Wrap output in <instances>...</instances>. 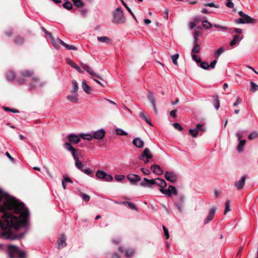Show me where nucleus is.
I'll use <instances>...</instances> for the list:
<instances>
[{
	"mask_svg": "<svg viewBox=\"0 0 258 258\" xmlns=\"http://www.w3.org/2000/svg\"><path fill=\"white\" fill-rule=\"evenodd\" d=\"M17 239L22 238L27 233L30 225V213L24 203L17 199Z\"/></svg>",
	"mask_w": 258,
	"mask_h": 258,
	"instance_id": "obj_1",
	"label": "nucleus"
},
{
	"mask_svg": "<svg viewBox=\"0 0 258 258\" xmlns=\"http://www.w3.org/2000/svg\"><path fill=\"white\" fill-rule=\"evenodd\" d=\"M2 201L3 205L0 206V213H4L5 218H8V214L16 215V199L0 189V202Z\"/></svg>",
	"mask_w": 258,
	"mask_h": 258,
	"instance_id": "obj_2",
	"label": "nucleus"
},
{
	"mask_svg": "<svg viewBox=\"0 0 258 258\" xmlns=\"http://www.w3.org/2000/svg\"><path fill=\"white\" fill-rule=\"evenodd\" d=\"M34 75V72L32 70H27L22 71L20 73V78L17 80V82L20 84H23L26 82L25 78L31 77L32 82L30 86L32 89L42 88L45 84V82L40 81L37 76Z\"/></svg>",
	"mask_w": 258,
	"mask_h": 258,
	"instance_id": "obj_3",
	"label": "nucleus"
},
{
	"mask_svg": "<svg viewBox=\"0 0 258 258\" xmlns=\"http://www.w3.org/2000/svg\"><path fill=\"white\" fill-rule=\"evenodd\" d=\"M239 15L240 16L238 19L235 20V22L237 24H245V23H255L256 20L251 18L248 15L244 14L242 11L238 12Z\"/></svg>",
	"mask_w": 258,
	"mask_h": 258,
	"instance_id": "obj_4",
	"label": "nucleus"
},
{
	"mask_svg": "<svg viewBox=\"0 0 258 258\" xmlns=\"http://www.w3.org/2000/svg\"><path fill=\"white\" fill-rule=\"evenodd\" d=\"M113 21L114 23L119 24H122L125 22V18L121 8H117L114 12Z\"/></svg>",
	"mask_w": 258,
	"mask_h": 258,
	"instance_id": "obj_5",
	"label": "nucleus"
},
{
	"mask_svg": "<svg viewBox=\"0 0 258 258\" xmlns=\"http://www.w3.org/2000/svg\"><path fill=\"white\" fill-rule=\"evenodd\" d=\"M153 157V155L148 148H145L143 153L140 155L139 158L144 161L145 163H147L149 159Z\"/></svg>",
	"mask_w": 258,
	"mask_h": 258,
	"instance_id": "obj_6",
	"label": "nucleus"
},
{
	"mask_svg": "<svg viewBox=\"0 0 258 258\" xmlns=\"http://www.w3.org/2000/svg\"><path fill=\"white\" fill-rule=\"evenodd\" d=\"M96 176L99 179H104L106 181H111L113 179V177L111 175L107 174L102 170H97Z\"/></svg>",
	"mask_w": 258,
	"mask_h": 258,
	"instance_id": "obj_7",
	"label": "nucleus"
},
{
	"mask_svg": "<svg viewBox=\"0 0 258 258\" xmlns=\"http://www.w3.org/2000/svg\"><path fill=\"white\" fill-rule=\"evenodd\" d=\"M64 148L67 149L68 151L71 152L72 156L74 158V159L75 161L79 160V157L78 154L76 152V150L74 148L70 143H66L63 145Z\"/></svg>",
	"mask_w": 258,
	"mask_h": 258,
	"instance_id": "obj_8",
	"label": "nucleus"
},
{
	"mask_svg": "<svg viewBox=\"0 0 258 258\" xmlns=\"http://www.w3.org/2000/svg\"><path fill=\"white\" fill-rule=\"evenodd\" d=\"M164 177L166 180L172 183L176 182L177 179L176 174L172 171H166L165 173Z\"/></svg>",
	"mask_w": 258,
	"mask_h": 258,
	"instance_id": "obj_9",
	"label": "nucleus"
},
{
	"mask_svg": "<svg viewBox=\"0 0 258 258\" xmlns=\"http://www.w3.org/2000/svg\"><path fill=\"white\" fill-rule=\"evenodd\" d=\"M118 250L121 252H124L125 256L127 258H130L132 257L135 253V250L132 248L123 249L122 246H120L119 247Z\"/></svg>",
	"mask_w": 258,
	"mask_h": 258,
	"instance_id": "obj_10",
	"label": "nucleus"
},
{
	"mask_svg": "<svg viewBox=\"0 0 258 258\" xmlns=\"http://www.w3.org/2000/svg\"><path fill=\"white\" fill-rule=\"evenodd\" d=\"M57 243L58 249L62 248L67 245L66 237L63 234L60 235L57 240Z\"/></svg>",
	"mask_w": 258,
	"mask_h": 258,
	"instance_id": "obj_11",
	"label": "nucleus"
},
{
	"mask_svg": "<svg viewBox=\"0 0 258 258\" xmlns=\"http://www.w3.org/2000/svg\"><path fill=\"white\" fill-rule=\"evenodd\" d=\"M144 181L140 183L141 186L143 187H151L152 185L155 184L154 179H149L146 177L143 178Z\"/></svg>",
	"mask_w": 258,
	"mask_h": 258,
	"instance_id": "obj_12",
	"label": "nucleus"
},
{
	"mask_svg": "<svg viewBox=\"0 0 258 258\" xmlns=\"http://www.w3.org/2000/svg\"><path fill=\"white\" fill-rule=\"evenodd\" d=\"M105 133L104 129H100L94 133L93 138L98 140L102 139L105 136Z\"/></svg>",
	"mask_w": 258,
	"mask_h": 258,
	"instance_id": "obj_13",
	"label": "nucleus"
},
{
	"mask_svg": "<svg viewBox=\"0 0 258 258\" xmlns=\"http://www.w3.org/2000/svg\"><path fill=\"white\" fill-rule=\"evenodd\" d=\"M82 68L84 69L86 71H87L90 75L93 76L98 79H101V77L98 75L97 74L95 73L93 70L88 65L85 63H82L81 64Z\"/></svg>",
	"mask_w": 258,
	"mask_h": 258,
	"instance_id": "obj_14",
	"label": "nucleus"
},
{
	"mask_svg": "<svg viewBox=\"0 0 258 258\" xmlns=\"http://www.w3.org/2000/svg\"><path fill=\"white\" fill-rule=\"evenodd\" d=\"M80 137L76 135L70 134L67 136V138L70 142V144H77L80 141Z\"/></svg>",
	"mask_w": 258,
	"mask_h": 258,
	"instance_id": "obj_15",
	"label": "nucleus"
},
{
	"mask_svg": "<svg viewBox=\"0 0 258 258\" xmlns=\"http://www.w3.org/2000/svg\"><path fill=\"white\" fill-rule=\"evenodd\" d=\"M148 98L150 102L152 103V106L154 108V112L156 114L157 113V109L156 106V101L155 98L154 96L153 93L152 92L149 91Z\"/></svg>",
	"mask_w": 258,
	"mask_h": 258,
	"instance_id": "obj_16",
	"label": "nucleus"
},
{
	"mask_svg": "<svg viewBox=\"0 0 258 258\" xmlns=\"http://www.w3.org/2000/svg\"><path fill=\"white\" fill-rule=\"evenodd\" d=\"M8 254L10 258H16V246L10 245L8 246Z\"/></svg>",
	"mask_w": 258,
	"mask_h": 258,
	"instance_id": "obj_17",
	"label": "nucleus"
},
{
	"mask_svg": "<svg viewBox=\"0 0 258 258\" xmlns=\"http://www.w3.org/2000/svg\"><path fill=\"white\" fill-rule=\"evenodd\" d=\"M246 176V175H243V176L241 177V179L235 182V185L237 189L240 190L243 188V186L245 184Z\"/></svg>",
	"mask_w": 258,
	"mask_h": 258,
	"instance_id": "obj_18",
	"label": "nucleus"
},
{
	"mask_svg": "<svg viewBox=\"0 0 258 258\" xmlns=\"http://www.w3.org/2000/svg\"><path fill=\"white\" fill-rule=\"evenodd\" d=\"M151 169L153 172L158 175H161L163 173V170L158 165H153L151 166Z\"/></svg>",
	"mask_w": 258,
	"mask_h": 258,
	"instance_id": "obj_19",
	"label": "nucleus"
},
{
	"mask_svg": "<svg viewBox=\"0 0 258 258\" xmlns=\"http://www.w3.org/2000/svg\"><path fill=\"white\" fill-rule=\"evenodd\" d=\"M216 212V208H212L209 212V214L205 219V223H208L209 222H210L213 218L214 215L215 214Z\"/></svg>",
	"mask_w": 258,
	"mask_h": 258,
	"instance_id": "obj_20",
	"label": "nucleus"
},
{
	"mask_svg": "<svg viewBox=\"0 0 258 258\" xmlns=\"http://www.w3.org/2000/svg\"><path fill=\"white\" fill-rule=\"evenodd\" d=\"M127 179L132 183L137 182L141 180V177L137 174H130L127 176Z\"/></svg>",
	"mask_w": 258,
	"mask_h": 258,
	"instance_id": "obj_21",
	"label": "nucleus"
},
{
	"mask_svg": "<svg viewBox=\"0 0 258 258\" xmlns=\"http://www.w3.org/2000/svg\"><path fill=\"white\" fill-rule=\"evenodd\" d=\"M133 144L137 148H141L144 146V142L140 138H136L134 139Z\"/></svg>",
	"mask_w": 258,
	"mask_h": 258,
	"instance_id": "obj_22",
	"label": "nucleus"
},
{
	"mask_svg": "<svg viewBox=\"0 0 258 258\" xmlns=\"http://www.w3.org/2000/svg\"><path fill=\"white\" fill-rule=\"evenodd\" d=\"M154 181L155 182V184H157L162 188H164L166 186V182L164 179L157 178L154 179Z\"/></svg>",
	"mask_w": 258,
	"mask_h": 258,
	"instance_id": "obj_23",
	"label": "nucleus"
},
{
	"mask_svg": "<svg viewBox=\"0 0 258 258\" xmlns=\"http://www.w3.org/2000/svg\"><path fill=\"white\" fill-rule=\"evenodd\" d=\"M67 98L71 102L77 103L79 101L78 94H75V96L68 95Z\"/></svg>",
	"mask_w": 258,
	"mask_h": 258,
	"instance_id": "obj_24",
	"label": "nucleus"
},
{
	"mask_svg": "<svg viewBox=\"0 0 258 258\" xmlns=\"http://www.w3.org/2000/svg\"><path fill=\"white\" fill-rule=\"evenodd\" d=\"M72 84L73 86V89L71 91V92L74 94H78V84L77 81L75 80H73L72 81Z\"/></svg>",
	"mask_w": 258,
	"mask_h": 258,
	"instance_id": "obj_25",
	"label": "nucleus"
},
{
	"mask_svg": "<svg viewBox=\"0 0 258 258\" xmlns=\"http://www.w3.org/2000/svg\"><path fill=\"white\" fill-rule=\"evenodd\" d=\"M17 258H27L26 251L19 249L17 247Z\"/></svg>",
	"mask_w": 258,
	"mask_h": 258,
	"instance_id": "obj_26",
	"label": "nucleus"
},
{
	"mask_svg": "<svg viewBox=\"0 0 258 258\" xmlns=\"http://www.w3.org/2000/svg\"><path fill=\"white\" fill-rule=\"evenodd\" d=\"M168 189L169 195H170V197H171L172 195L175 196L177 195V190L175 186L173 185H169L168 187Z\"/></svg>",
	"mask_w": 258,
	"mask_h": 258,
	"instance_id": "obj_27",
	"label": "nucleus"
},
{
	"mask_svg": "<svg viewBox=\"0 0 258 258\" xmlns=\"http://www.w3.org/2000/svg\"><path fill=\"white\" fill-rule=\"evenodd\" d=\"M79 136L83 139L86 140L88 141H90L93 138V135L91 134L81 133L79 135Z\"/></svg>",
	"mask_w": 258,
	"mask_h": 258,
	"instance_id": "obj_28",
	"label": "nucleus"
},
{
	"mask_svg": "<svg viewBox=\"0 0 258 258\" xmlns=\"http://www.w3.org/2000/svg\"><path fill=\"white\" fill-rule=\"evenodd\" d=\"M68 63L70 64V66L75 69L76 70H77L79 73H82L83 72V71L80 69V68L74 61H73L71 60H69V61H68Z\"/></svg>",
	"mask_w": 258,
	"mask_h": 258,
	"instance_id": "obj_29",
	"label": "nucleus"
},
{
	"mask_svg": "<svg viewBox=\"0 0 258 258\" xmlns=\"http://www.w3.org/2000/svg\"><path fill=\"white\" fill-rule=\"evenodd\" d=\"M82 87L83 90L87 94L90 93V87L87 85L85 81H83L82 83Z\"/></svg>",
	"mask_w": 258,
	"mask_h": 258,
	"instance_id": "obj_30",
	"label": "nucleus"
},
{
	"mask_svg": "<svg viewBox=\"0 0 258 258\" xmlns=\"http://www.w3.org/2000/svg\"><path fill=\"white\" fill-rule=\"evenodd\" d=\"M213 103L215 108L218 110L220 107V101L217 95L213 96Z\"/></svg>",
	"mask_w": 258,
	"mask_h": 258,
	"instance_id": "obj_31",
	"label": "nucleus"
},
{
	"mask_svg": "<svg viewBox=\"0 0 258 258\" xmlns=\"http://www.w3.org/2000/svg\"><path fill=\"white\" fill-rule=\"evenodd\" d=\"M97 40L101 42L110 43L111 42L110 39L107 36H100L97 37Z\"/></svg>",
	"mask_w": 258,
	"mask_h": 258,
	"instance_id": "obj_32",
	"label": "nucleus"
},
{
	"mask_svg": "<svg viewBox=\"0 0 258 258\" xmlns=\"http://www.w3.org/2000/svg\"><path fill=\"white\" fill-rule=\"evenodd\" d=\"M7 78L9 81H13L15 78V73L14 71H10L7 73Z\"/></svg>",
	"mask_w": 258,
	"mask_h": 258,
	"instance_id": "obj_33",
	"label": "nucleus"
},
{
	"mask_svg": "<svg viewBox=\"0 0 258 258\" xmlns=\"http://www.w3.org/2000/svg\"><path fill=\"white\" fill-rule=\"evenodd\" d=\"M246 141L245 140H241L240 141L238 145L237 146V150L239 152H241L243 151L244 146L245 145Z\"/></svg>",
	"mask_w": 258,
	"mask_h": 258,
	"instance_id": "obj_34",
	"label": "nucleus"
},
{
	"mask_svg": "<svg viewBox=\"0 0 258 258\" xmlns=\"http://www.w3.org/2000/svg\"><path fill=\"white\" fill-rule=\"evenodd\" d=\"M225 49L224 47H221L216 50L214 52L215 57L218 58L225 51Z\"/></svg>",
	"mask_w": 258,
	"mask_h": 258,
	"instance_id": "obj_35",
	"label": "nucleus"
},
{
	"mask_svg": "<svg viewBox=\"0 0 258 258\" xmlns=\"http://www.w3.org/2000/svg\"><path fill=\"white\" fill-rule=\"evenodd\" d=\"M194 47L192 49V52L195 53H199L200 51V47L198 42H193Z\"/></svg>",
	"mask_w": 258,
	"mask_h": 258,
	"instance_id": "obj_36",
	"label": "nucleus"
},
{
	"mask_svg": "<svg viewBox=\"0 0 258 258\" xmlns=\"http://www.w3.org/2000/svg\"><path fill=\"white\" fill-rule=\"evenodd\" d=\"M140 116L142 118L144 119V120L148 123L150 125H152V123L149 119L147 116H146L143 112H141L140 113Z\"/></svg>",
	"mask_w": 258,
	"mask_h": 258,
	"instance_id": "obj_37",
	"label": "nucleus"
},
{
	"mask_svg": "<svg viewBox=\"0 0 258 258\" xmlns=\"http://www.w3.org/2000/svg\"><path fill=\"white\" fill-rule=\"evenodd\" d=\"M202 26L206 29H209L212 27V25L207 20L202 22Z\"/></svg>",
	"mask_w": 258,
	"mask_h": 258,
	"instance_id": "obj_38",
	"label": "nucleus"
},
{
	"mask_svg": "<svg viewBox=\"0 0 258 258\" xmlns=\"http://www.w3.org/2000/svg\"><path fill=\"white\" fill-rule=\"evenodd\" d=\"M200 34V32L199 30H195V32L194 33V42H198L199 40V36Z\"/></svg>",
	"mask_w": 258,
	"mask_h": 258,
	"instance_id": "obj_39",
	"label": "nucleus"
},
{
	"mask_svg": "<svg viewBox=\"0 0 258 258\" xmlns=\"http://www.w3.org/2000/svg\"><path fill=\"white\" fill-rule=\"evenodd\" d=\"M198 132V130L197 128H190L189 130V133H190V135L194 138H196L197 137Z\"/></svg>",
	"mask_w": 258,
	"mask_h": 258,
	"instance_id": "obj_40",
	"label": "nucleus"
},
{
	"mask_svg": "<svg viewBox=\"0 0 258 258\" xmlns=\"http://www.w3.org/2000/svg\"><path fill=\"white\" fill-rule=\"evenodd\" d=\"M179 58V54L176 53L171 56V59L172 60V62L176 66H178L177 59Z\"/></svg>",
	"mask_w": 258,
	"mask_h": 258,
	"instance_id": "obj_41",
	"label": "nucleus"
},
{
	"mask_svg": "<svg viewBox=\"0 0 258 258\" xmlns=\"http://www.w3.org/2000/svg\"><path fill=\"white\" fill-rule=\"evenodd\" d=\"M230 201L229 200H227L225 204V210L224 212V214L225 215H226L227 212L230 211Z\"/></svg>",
	"mask_w": 258,
	"mask_h": 258,
	"instance_id": "obj_42",
	"label": "nucleus"
},
{
	"mask_svg": "<svg viewBox=\"0 0 258 258\" xmlns=\"http://www.w3.org/2000/svg\"><path fill=\"white\" fill-rule=\"evenodd\" d=\"M121 203L122 204L124 205L125 206H128L131 209H132L133 210H137V209L135 205H134L132 203L128 202H123Z\"/></svg>",
	"mask_w": 258,
	"mask_h": 258,
	"instance_id": "obj_43",
	"label": "nucleus"
},
{
	"mask_svg": "<svg viewBox=\"0 0 258 258\" xmlns=\"http://www.w3.org/2000/svg\"><path fill=\"white\" fill-rule=\"evenodd\" d=\"M250 91L252 92H255L258 90V86L253 82L250 83Z\"/></svg>",
	"mask_w": 258,
	"mask_h": 258,
	"instance_id": "obj_44",
	"label": "nucleus"
},
{
	"mask_svg": "<svg viewBox=\"0 0 258 258\" xmlns=\"http://www.w3.org/2000/svg\"><path fill=\"white\" fill-rule=\"evenodd\" d=\"M63 7L65 9L70 10L72 9V4L70 2L67 1L63 4Z\"/></svg>",
	"mask_w": 258,
	"mask_h": 258,
	"instance_id": "obj_45",
	"label": "nucleus"
},
{
	"mask_svg": "<svg viewBox=\"0 0 258 258\" xmlns=\"http://www.w3.org/2000/svg\"><path fill=\"white\" fill-rule=\"evenodd\" d=\"M75 166L78 169L80 170L81 171H82L84 168L83 164L79 160L75 161Z\"/></svg>",
	"mask_w": 258,
	"mask_h": 258,
	"instance_id": "obj_46",
	"label": "nucleus"
},
{
	"mask_svg": "<svg viewBox=\"0 0 258 258\" xmlns=\"http://www.w3.org/2000/svg\"><path fill=\"white\" fill-rule=\"evenodd\" d=\"M74 5L78 8L82 7L84 6V4L81 0H72Z\"/></svg>",
	"mask_w": 258,
	"mask_h": 258,
	"instance_id": "obj_47",
	"label": "nucleus"
},
{
	"mask_svg": "<svg viewBox=\"0 0 258 258\" xmlns=\"http://www.w3.org/2000/svg\"><path fill=\"white\" fill-rule=\"evenodd\" d=\"M116 134L117 135L126 136L127 133L120 128H117L115 131Z\"/></svg>",
	"mask_w": 258,
	"mask_h": 258,
	"instance_id": "obj_48",
	"label": "nucleus"
},
{
	"mask_svg": "<svg viewBox=\"0 0 258 258\" xmlns=\"http://www.w3.org/2000/svg\"><path fill=\"white\" fill-rule=\"evenodd\" d=\"M81 171L84 172L87 175L91 176L93 175V171L89 168H83V169Z\"/></svg>",
	"mask_w": 258,
	"mask_h": 258,
	"instance_id": "obj_49",
	"label": "nucleus"
},
{
	"mask_svg": "<svg viewBox=\"0 0 258 258\" xmlns=\"http://www.w3.org/2000/svg\"><path fill=\"white\" fill-rule=\"evenodd\" d=\"M200 67L204 70H208L209 68V64L207 61H201L200 63Z\"/></svg>",
	"mask_w": 258,
	"mask_h": 258,
	"instance_id": "obj_50",
	"label": "nucleus"
},
{
	"mask_svg": "<svg viewBox=\"0 0 258 258\" xmlns=\"http://www.w3.org/2000/svg\"><path fill=\"white\" fill-rule=\"evenodd\" d=\"M81 196L84 201L88 202L90 200V197L88 195L84 193H81Z\"/></svg>",
	"mask_w": 258,
	"mask_h": 258,
	"instance_id": "obj_51",
	"label": "nucleus"
},
{
	"mask_svg": "<svg viewBox=\"0 0 258 258\" xmlns=\"http://www.w3.org/2000/svg\"><path fill=\"white\" fill-rule=\"evenodd\" d=\"M192 58L193 60H194L197 63H200L201 62V58L198 57L196 54H193L191 55Z\"/></svg>",
	"mask_w": 258,
	"mask_h": 258,
	"instance_id": "obj_52",
	"label": "nucleus"
},
{
	"mask_svg": "<svg viewBox=\"0 0 258 258\" xmlns=\"http://www.w3.org/2000/svg\"><path fill=\"white\" fill-rule=\"evenodd\" d=\"M173 126L175 128L178 130L179 131H182L183 130V127L178 123H174L173 124Z\"/></svg>",
	"mask_w": 258,
	"mask_h": 258,
	"instance_id": "obj_53",
	"label": "nucleus"
},
{
	"mask_svg": "<svg viewBox=\"0 0 258 258\" xmlns=\"http://www.w3.org/2000/svg\"><path fill=\"white\" fill-rule=\"evenodd\" d=\"M162 228H163V229L164 231V234L165 236L166 237V238L168 239L169 237V232H168V230L167 228H166V227L164 225H163Z\"/></svg>",
	"mask_w": 258,
	"mask_h": 258,
	"instance_id": "obj_54",
	"label": "nucleus"
},
{
	"mask_svg": "<svg viewBox=\"0 0 258 258\" xmlns=\"http://www.w3.org/2000/svg\"><path fill=\"white\" fill-rule=\"evenodd\" d=\"M64 47L68 50H77V48L76 46H75L74 45H69L68 44H66V46Z\"/></svg>",
	"mask_w": 258,
	"mask_h": 258,
	"instance_id": "obj_55",
	"label": "nucleus"
},
{
	"mask_svg": "<svg viewBox=\"0 0 258 258\" xmlns=\"http://www.w3.org/2000/svg\"><path fill=\"white\" fill-rule=\"evenodd\" d=\"M257 136L256 132H252L248 135V139L249 140H252Z\"/></svg>",
	"mask_w": 258,
	"mask_h": 258,
	"instance_id": "obj_56",
	"label": "nucleus"
},
{
	"mask_svg": "<svg viewBox=\"0 0 258 258\" xmlns=\"http://www.w3.org/2000/svg\"><path fill=\"white\" fill-rule=\"evenodd\" d=\"M125 176L123 175H116L115 176V179L117 181H120L124 178Z\"/></svg>",
	"mask_w": 258,
	"mask_h": 258,
	"instance_id": "obj_57",
	"label": "nucleus"
},
{
	"mask_svg": "<svg viewBox=\"0 0 258 258\" xmlns=\"http://www.w3.org/2000/svg\"><path fill=\"white\" fill-rule=\"evenodd\" d=\"M213 26L216 28L220 29L222 30H226L228 29L226 26H222L218 24H214Z\"/></svg>",
	"mask_w": 258,
	"mask_h": 258,
	"instance_id": "obj_58",
	"label": "nucleus"
},
{
	"mask_svg": "<svg viewBox=\"0 0 258 258\" xmlns=\"http://www.w3.org/2000/svg\"><path fill=\"white\" fill-rule=\"evenodd\" d=\"M141 170L145 175H149L150 174V171L148 169H146L145 168H142Z\"/></svg>",
	"mask_w": 258,
	"mask_h": 258,
	"instance_id": "obj_59",
	"label": "nucleus"
},
{
	"mask_svg": "<svg viewBox=\"0 0 258 258\" xmlns=\"http://www.w3.org/2000/svg\"><path fill=\"white\" fill-rule=\"evenodd\" d=\"M159 190L161 193H162L164 195H166L168 197H170V195H169V194L168 192L169 191L168 189L166 190V189H164L163 188H160Z\"/></svg>",
	"mask_w": 258,
	"mask_h": 258,
	"instance_id": "obj_60",
	"label": "nucleus"
},
{
	"mask_svg": "<svg viewBox=\"0 0 258 258\" xmlns=\"http://www.w3.org/2000/svg\"><path fill=\"white\" fill-rule=\"evenodd\" d=\"M204 5L205 6H208V7H214V8H219V5H215L213 3H210L206 4Z\"/></svg>",
	"mask_w": 258,
	"mask_h": 258,
	"instance_id": "obj_61",
	"label": "nucleus"
},
{
	"mask_svg": "<svg viewBox=\"0 0 258 258\" xmlns=\"http://www.w3.org/2000/svg\"><path fill=\"white\" fill-rule=\"evenodd\" d=\"M196 26V23L195 22L190 21L188 24L189 28L190 30L193 29Z\"/></svg>",
	"mask_w": 258,
	"mask_h": 258,
	"instance_id": "obj_62",
	"label": "nucleus"
},
{
	"mask_svg": "<svg viewBox=\"0 0 258 258\" xmlns=\"http://www.w3.org/2000/svg\"><path fill=\"white\" fill-rule=\"evenodd\" d=\"M217 60L216 59L213 60L209 64V67H211V69H214Z\"/></svg>",
	"mask_w": 258,
	"mask_h": 258,
	"instance_id": "obj_63",
	"label": "nucleus"
},
{
	"mask_svg": "<svg viewBox=\"0 0 258 258\" xmlns=\"http://www.w3.org/2000/svg\"><path fill=\"white\" fill-rule=\"evenodd\" d=\"M196 128L199 131H204V128L203 127V125L201 124H198L196 126Z\"/></svg>",
	"mask_w": 258,
	"mask_h": 258,
	"instance_id": "obj_64",
	"label": "nucleus"
}]
</instances>
